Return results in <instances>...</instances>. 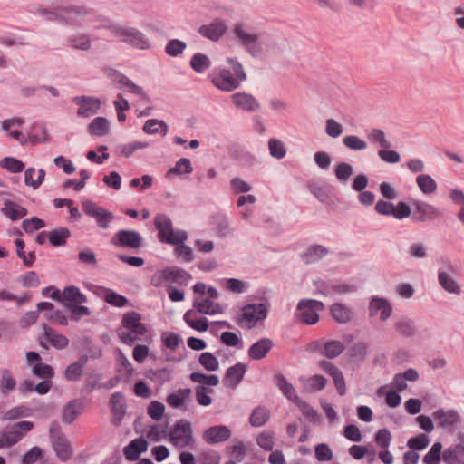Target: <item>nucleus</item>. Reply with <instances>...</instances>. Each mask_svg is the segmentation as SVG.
<instances>
[{"label":"nucleus","mask_w":464,"mask_h":464,"mask_svg":"<svg viewBox=\"0 0 464 464\" xmlns=\"http://www.w3.org/2000/svg\"><path fill=\"white\" fill-rule=\"evenodd\" d=\"M160 128L162 129L163 135L168 132V125L163 121L157 119H150L146 121L143 125V130L148 134H155L160 131Z\"/></svg>","instance_id":"nucleus-53"},{"label":"nucleus","mask_w":464,"mask_h":464,"mask_svg":"<svg viewBox=\"0 0 464 464\" xmlns=\"http://www.w3.org/2000/svg\"><path fill=\"white\" fill-rule=\"evenodd\" d=\"M44 337L52 346L56 349H63L68 345L69 340L63 334L56 333L53 329L44 324Z\"/></svg>","instance_id":"nucleus-29"},{"label":"nucleus","mask_w":464,"mask_h":464,"mask_svg":"<svg viewBox=\"0 0 464 464\" xmlns=\"http://www.w3.org/2000/svg\"><path fill=\"white\" fill-rule=\"evenodd\" d=\"M416 184L425 195H431L437 190V182L429 174H420L416 178Z\"/></svg>","instance_id":"nucleus-37"},{"label":"nucleus","mask_w":464,"mask_h":464,"mask_svg":"<svg viewBox=\"0 0 464 464\" xmlns=\"http://www.w3.org/2000/svg\"><path fill=\"white\" fill-rule=\"evenodd\" d=\"M392 313L391 304L383 298L372 297L369 305L370 316H379L380 320L386 321Z\"/></svg>","instance_id":"nucleus-19"},{"label":"nucleus","mask_w":464,"mask_h":464,"mask_svg":"<svg viewBox=\"0 0 464 464\" xmlns=\"http://www.w3.org/2000/svg\"><path fill=\"white\" fill-rule=\"evenodd\" d=\"M15 385L16 382L11 372L9 370H3L0 379V392L3 394H7L15 388Z\"/></svg>","instance_id":"nucleus-48"},{"label":"nucleus","mask_w":464,"mask_h":464,"mask_svg":"<svg viewBox=\"0 0 464 464\" xmlns=\"http://www.w3.org/2000/svg\"><path fill=\"white\" fill-rule=\"evenodd\" d=\"M199 363L209 372L217 371L219 368L218 360L211 353L205 352L199 355Z\"/></svg>","instance_id":"nucleus-54"},{"label":"nucleus","mask_w":464,"mask_h":464,"mask_svg":"<svg viewBox=\"0 0 464 464\" xmlns=\"http://www.w3.org/2000/svg\"><path fill=\"white\" fill-rule=\"evenodd\" d=\"M235 40L253 57L262 54L259 35L246 23H236L232 28Z\"/></svg>","instance_id":"nucleus-4"},{"label":"nucleus","mask_w":464,"mask_h":464,"mask_svg":"<svg viewBox=\"0 0 464 464\" xmlns=\"http://www.w3.org/2000/svg\"><path fill=\"white\" fill-rule=\"evenodd\" d=\"M246 372V366L241 362L228 368L223 379L224 384L235 388L242 381Z\"/></svg>","instance_id":"nucleus-22"},{"label":"nucleus","mask_w":464,"mask_h":464,"mask_svg":"<svg viewBox=\"0 0 464 464\" xmlns=\"http://www.w3.org/2000/svg\"><path fill=\"white\" fill-rule=\"evenodd\" d=\"M193 306L198 313L204 314L214 315L223 313V308L218 303L213 302L208 298L195 299L193 301Z\"/></svg>","instance_id":"nucleus-25"},{"label":"nucleus","mask_w":464,"mask_h":464,"mask_svg":"<svg viewBox=\"0 0 464 464\" xmlns=\"http://www.w3.org/2000/svg\"><path fill=\"white\" fill-rule=\"evenodd\" d=\"M231 100L237 108L244 111H256L259 108V102L249 93L237 92L231 96Z\"/></svg>","instance_id":"nucleus-20"},{"label":"nucleus","mask_w":464,"mask_h":464,"mask_svg":"<svg viewBox=\"0 0 464 464\" xmlns=\"http://www.w3.org/2000/svg\"><path fill=\"white\" fill-rule=\"evenodd\" d=\"M184 321L188 326L198 332H206L208 328V319L205 317H197L196 312L188 310L183 316Z\"/></svg>","instance_id":"nucleus-31"},{"label":"nucleus","mask_w":464,"mask_h":464,"mask_svg":"<svg viewBox=\"0 0 464 464\" xmlns=\"http://www.w3.org/2000/svg\"><path fill=\"white\" fill-rule=\"evenodd\" d=\"M191 279L192 276L188 271L180 267L171 266L154 274L151 278V284L159 286L163 281H166L176 283L179 285H188Z\"/></svg>","instance_id":"nucleus-7"},{"label":"nucleus","mask_w":464,"mask_h":464,"mask_svg":"<svg viewBox=\"0 0 464 464\" xmlns=\"http://www.w3.org/2000/svg\"><path fill=\"white\" fill-rule=\"evenodd\" d=\"M154 225L159 231L158 237L163 243L179 245L187 239V233L182 230H173L172 222L166 215H158Z\"/></svg>","instance_id":"nucleus-6"},{"label":"nucleus","mask_w":464,"mask_h":464,"mask_svg":"<svg viewBox=\"0 0 464 464\" xmlns=\"http://www.w3.org/2000/svg\"><path fill=\"white\" fill-rule=\"evenodd\" d=\"M161 340L165 347L171 351L177 349L182 343V339L179 334L170 332L163 333Z\"/></svg>","instance_id":"nucleus-62"},{"label":"nucleus","mask_w":464,"mask_h":464,"mask_svg":"<svg viewBox=\"0 0 464 464\" xmlns=\"http://www.w3.org/2000/svg\"><path fill=\"white\" fill-rule=\"evenodd\" d=\"M324 304L316 300H301L297 304L296 316L306 324H314L319 321V312L324 309Z\"/></svg>","instance_id":"nucleus-10"},{"label":"nucleus","mask_w":464,"mask_h":464,"mask_svg":"<svg viewBox=\"0 0 464 464\" xmlns=\"http://www.w3.org/2000/svg\"><path fill=\"white\" fill-rule=\"evenodd\" d=\"M34 426V423L28 420L7 426L0 434L3 448H10L18 443L27 432L33 430Z\"/></svg>","instance_id":"nucleus-8"},{"label":"nucleus","mask_w":464,"mask_h":464,"mask_svg":"<svg viewBox=\"0 0 464 464\" xmlns=\"http://www.w3.org/2000/svg\"><path fill=\"white\" fill-rule=\"evenodd\" d=\"M87 362V357H81L76 362L67 366L64 372V377L67 381L75 382L82 377L83 367Z\"/></svg>","instance_id":"nucleus-34"},{"label":"nucleus","mask_w":464,"mask_h":464,"mask_svg":"<svg viewBox=\"0 0 464 464\" xmlns=\"http://www.w3.org/2000/svg\"><path fill=\"white\" fill-rule=\"evenodd\" d=\"M81 402L77 401H72L64 406L63 410L62 420L63 422L71 424L81 414Z\"/></svg>","instance_id":"nucleus-36"},{"label":"nucleus","mask_w":464,"mask_h":464,"mask_svg":"<svg viewBox=\"0 0 464 464\" xmlns=\"http://www.w3.org/2000/svg\"><path fill=\"white\" fill-rule=\"evenodd\" d=\"M227 30L226 23L220 19H216L208 24L201 25L198 32L201 36L212 42H218L226 34Z\"/></svg>","instance_id":"nucleus-17"},{"label":"nucleus","mask_w":464,"mask_h":464,"mask_svg":"<svg viewBox=\"0 0 464 464\" xmlns=\"http://www.w3.org/2000/svg\"><path fill=\"white\" fill-rule=\"evenodd\" d=\"M302 383L303 390L306 392H314L323 390L326 385V379L322 375H313L308 378L302 377L299 379Z\"/></svg>","instance_id":"nucleus-30"},{"label":"nucleus","mask_w":464,"mask_h":464,"mask_svg":"<svg viewBox=\"0 0 464 464\" xmlns=\"http://www.w3.org/2000/svg\"><path fill=\"white\" fill-rule=\"evenodd\" d=\"M269 418V411L263 408H256L250 416V423L255 427H260L264 425Z\"/></svg>","instance_id":"nucleus-58"},{"label":"nucleus","mask_w":464,"mask_h":464,"mask_svg":"<svg viewBox=\"0 0 464 464\" xmlns=\"http://www.w3.org/2000/svg\"><path fill=\"white\" fill-rule=\"evenodd\" d=\"M115 81L118 82L121 87L126 88V91L139 96L142 100H148L147 94L140 86L136 85L127 76L117 73Z\"/></svg>","instance_id":"nucleus-35"},{"label":"nucleus","mask_w":464,"mask_h":464,"mask_svg":"<svg viewBox=\"0 0 464 464\" xmlns=\"http://www.w3.org/2000/svg\"><path fill=\"white\" fill-rule=\"evenodd\" d=\"M344 350L343 344L340 341H330L324 343L322 353L330 359L340 355Z\"/></svg>","instance_id":"nucleus-47"},{"label":"nucleus","mask_w":464,"mask_h":464,"mask_svg":"<svg viewBox=\"0 0 464 464\" xmlns=\"http://www.w3.org/2000/svg\"><path fill=\"white\" fill-rule=\"evenodd\" d=\"M430 440L425 434H419L407 441V446L412 450H422L428 447Z\"/></svg>","instance_id":"nucleus-61"},{"label":"nucleus","mask_w":464,"mask_h":464,"mask_svg":"<svg viewBox=\"0 0 464 464\" xmlns=\"http://www.w3.org/2000/svg\"><path fill=\"white\" fill-rule=\"evenodd\" d=\"M441 450L442 444L440 442L434 443L428 453L424 456L423 462L425 464H437L442 457L443 452H441Z\"/></svg>","instance_id":"nucleus-57"},{"label":"nucleus","mask_w":464,"mask_h":464,"mask_svg":"<svg viewBox=\"0 0 464 464\" xmlns=\"http://www.w3.org/2000/svg\"><path fill=\"white\" fill-rule=\"evenodd\" d=\"M334 319L340 324L347 323L352 318V311L343 304H334L331 308Z\"/></svg>","instance_id":"nucleus-42"},{"label":"nucleus","mask_w":464,"mask_h":464,"mask_svg":"<svg viewBox=\"0 0 464 464\" xmlns=\"http://www.w3.org/2000/svg\"><path fill=\"white\" fill-rule=\"evenodd\" d=\"M1 212L13 221L20 219L27 215V209L25 208L10 199L4 201Z\"/></svg>","instance_id":"nucleus-26"},{"label":"nucleus","mask_w":464,"mask_h":464,"mask_svg":"<svg viewBox=\"0 0 464 464\" xmlns=\"http://www.w3.org/2000/svg\"><path fill=\"white\" fill-rule=\"evenodd\" d=\"M211 65L209 58L201 53H195L190 60V66L197 72H203Z\"/></svg>","instance_id":"nucleus-46"},{"label":"nucleus","mask_w":464,"mask_h":464,"mask_svg":"<svg viewBox=\"0 0 464 464\" xmlns=\"http://www.w3.org/2000/svg\"><path fill=\"white\" fill-rule=\"evenodd\" d=\"M148 443L143 439L133 440L127 447L124 448V456L128 460H136L141 452L147 450Z\"/></svg>","instance_id":"nucleus-28"},{"label":"nucleus","mask_w":464,"mask_h":464,"mask_svg":"<svg viewBox=\"0 0 464 464\" xmlns=\"http://www.w3.org/2000/svg\"><path fill=\"white\" fill-rule=\"evenodd\" d=\"M62 300L81 304L87 302V297L74 285L65 287L62 293Z\"/></svg>","instance_id":"nucleus-38"},{"label":"nucleus","mask_w":464,"mask_h":464,"mask_svg":"<svg viewBox=\"0 0 464 464\" xmlns=\"http://www.w3.org/2000/svg\"><path fill=\"white\" fill-rule=\"evenodd\" d=\"M82 209L86 215L94 218L97 221L98 226L103 229L108 228L110 223L114 218V216L111 212L97 206L92 201L83 202Z\"/></svg>","instance_id":"nucleus-13"},{"label":"nucleus","mask_w":464,"mask_h":464,"mask_svg":"<svg viewBox=\"0 0 464 464\" xmlns=\"http://www.w3.org/2000/svg\"><path fill=\"white\" fill-rule=\"evenodd\" d=\"M70 237V232L67 228L54 229L48 234L50 243L53 246H63L66 239Z\"/></svg>","instance_id":"nucleus-55"},{"label":"nucleus","mask_w":464,"mask_h":464,"mask_svg":"<svg viewBox=\"0 0 464 464\" xmlns=\"http://www.w3.org/2000/svg\"><path fill=\"white\" fill-rule=\"evenodd\" d=\"M14 244L16 246L17 256L23 260L24 266L30 267L35 261L34 251H30L27 255L24 253V242L22 239H15Z\"/></svg>","instance_id":"nucleus-52"},{"label":"nucleus","mask_w":464,"mask_h":464,"mask_svg":"<svg viewBox=\"0 0 464 464\" xmlns=\"http://www.w3.org/2000/svg\"><path fill=\"white\" fill-rule=\"evenodd\" d=\"M273 346V342L269 338H262L248 349V356L253 360L263 359Z\"/></svg>","instance_id":"nucleus-23"},{"label":"nucleus","mask_w":464,"mask_h":464,"mask_svg":"<svg viewBox=\"0 0 464 464\" xmlns=\"http://www.w3.org/2000/svg\"><path fill=\"white\" fill-rule=\"evenodd\" d=\"M327 254V250L323 246H314L306 250L302 255V259L306 264H311L318 261L320 258Z\"/></svg>","instance_id":"nucleus-45"},{"label":"nucleus","mask_w":464,"mask_h":464,"mask_svg":"<svg viewBox=\"0 0 464 464\" xmlns=\"http://www.w3.org/2000/svg\"><path fill=\"white\" fill-rule=\"evenodd\" d=\"M89 13L83 6L71 5L60 8L55 19L71 24H81Z\"/></svg>","instance_id":"nucleus-12"},{"label":"nucleus","mask_w":464,"mask_h":464,"mask_svg":"<svg viewBox=\"0 0 464 464\" xmlns=\"http://www.w3.org/2000/svg\"><path fill=\"white\" fill-rule=\"evenodd\" d=\"M192 401V390L189 388H179L169 393L166 398L168 405L173 409L186 411Z\"/></svg>","instance_id":"nucleus-15"},{"label":"nucleus","mask_w":464,"mask_h":464,"mask_svg":"<svg viewBox=\"0 0 464 464\" xmlns=\"http://www.w3.org/2000/svg\"><path fill=\"white\" fill-rule=\"evenodd\" d=\"M395 327L398 334L405 337L413 336L416 333V328L411 321L401 320L396 323Z\"/></svg>","instance_id":"nucleus-63"},{"label":"nucleus","mask_w":464,"mask_h":464,"mask_svg":"<svg viewBox=\"0 0 464 464\" xmlns=\"http://www.w3.org/2000/svg\"><path fill=\"white\" fill-rule=\"evenodd\" d=\"M0 165L12 173H19L24 168V164L21 160L12 157L3 159Z\"/></svg>","instance_id":"nucleus-60"},{"label":"nucleus","mask_w":464,"mask_h":464,"mask_svg":"<svg viewBox=\"0 0 464 464\" xmlns=\"http://www.w3.org/2000/svg\"><path fill=\"white\" fill-rule=\"evenodd\" d=\"M141 320V315L134 311L123 314L118 335L124 343L131 345L147 334V326Z\"/></svg>","instance_id":"nucleus-3"},{"label":"nucleus","mask_w":464,"mask_h":464,"mask_svg":"<svg viewBox=\"0 0 464 464\" xmlns=\"http://www.w3.org/2000/svg\"><path fill=\"white\" fill-rule=\"evenodd\" d=\"M45 178V171L44 169L35 170L34 168H28L24 172V183L26 186L37 189Z\"/></svg>","instance_id":"nucleus-32"},{"label":"nucleus","mask_w":464,"mask_h":464,"mask_svg":"<svg viewBox=\"0 0 464 464\" xmlns=\"http://www.w3.org/2000/svg\"><path fill=\"white\" fill-rule=\"evenodd\" d=\"M343 145L352 150H363L367 148V143L355 135H348L343 139Z\"/></svg>","instance_id":"nucleus-59"},{"label":"nucleus","mask_w":464,"mask_h":464,"mask_svg":"<svg viewBox=\"0 0 464 464\" xmlns=\"http://www.w3.org/2000/svg\"><path fill=\"white\" fill-rule=\"evenodd\" d=\"M367 138L372 143H378L382 149L392 147V143L387 140L384 131L380 129H372L367 134Z\"/></svg>","instance_id":"nucleus-49"},{"label":"nucleus","mask_w":464,"mask_h":464,"mask_svg":"<svg viewBox=\"0 0 464 464\" xmlns=\"http://www.w3.org/2000/svg\"><path fill=\"white\" fill-rule=\"evenodd\" d=\"M213 393L211 388L206 386H197L195 388V394L197 402L201 406H209L212 403L210 394Z\"/></svg>","instance_id":"nucleus-50"},{"label":"nucleus","mask_w":464,"mask_h":464,"mask_svg":"<svg viewBox=\"0 0 464 464\" xmlns=\"http://www.w3.org/2000/svg\"><path fill=\"white\" fill-rule=\"evenodd\" d=\"M413 207L414 215H416L415 219L417 221H432L442 215L435 206L424 201L415 200L413 202Z\"/></svg>","instance_id":"nucleus-16"},{"label":"nucleus","mask_w":464,"mask_h":464,"mask_svg":"<svg viewBox=\"0 0 464 464\" xmlns=\"http://www.w3.org/2000/svg\"><path fill=\"white\" fill-rule=\"evenodd\" d=\"M53 449L59 459L68 460L72 455V449L69 442L63 439H58L53 443Z\"/></svg>","instance_id":"nucleus-44"},{"label":"nucleus","mask_w":464,"mask_h":464,"mask_svg":"<svg viewBox=\"0 0 464 464\" xmlns=\"http://www.w3.org/2000/svg\"><path fill=\"white\" fill-rule=\"evenodd\" d=\"M276 382L282 393L291 401L297 406H301V400L299 399L294 386L287 382L285 377L282 374H277L275 377Z\"/></svg>","instance_id":"nucleus-24"},{"label":"nucleus","mask_w":464,"mask_h":464,"mask_svg":"<svg viewBox=\"0 0 464 464\" xmlns=\"http://www.w3.org/2000/svg\"><path fill=\"white\" fill-rule=\"evenodd\" d=\"M267 317V307L264 304L245 305L235 322L243 329H252Z\"/></svg>","instance_id":"nucleus-5"},{"label":"nucleus","mask_w":464,"mask_h":464,"mask_svg":"<svg viewBox=\"0 0 464 464\" xmlns=\"http://www.w3.org/2000/svg\"><path fill=\"white\" fill-rule=\"evenodd\" d=\"M192 171L193 168L190 160L187 158H181L176 162L175 167L167 172V176L171 174H190Z\"/></svg>","instance_id":"nucleus-51"},{"label":"nucleus","mask_w":464,"mask_h":464,"mask_svg":"<svg viewBox=\"0 0 464 464\" xmlns=\"http://www.w3.org/2000/svg\"><path fill=\"white\" fill-rule=\"evenodd\" d=\"M189 378L193 382L199 383V386L209 388L219 384V378L215 374L207 375L201 372H192Z\"/></svg>","instance_id":"nucleus-43"},{"label":"nucleus","mask_w":464,"mask_h":464,"mask_svg":"<svg viewBox=\"0 0 464 464\" xmlns=\"http://www.w3.org/2000/svg\"><path fill=\"white\" fill-rule=\"evenodd\" d=\"M227 63L231 66L235 76L229 70L217 69L212 72V83L219 90L224 92H232L240 86L241 82L246 80V73L243 65L234 58H227Z\"/></svg>","instance_id":"nucleus-1"},{"label":"nucleus","mask_w":464,"mask_h":464,"mask_svg":"<svg viewBox=\"0 0 464 464\" xmlns=\"http://www.w3.org/2000/svg\"><path fill=\"white\" fill-rule=\"evenodd\" d=\"M432 417L441 428L452 427L459 421V416L454 410L440 409L433 412Z\"/></svg>","instance_id":"nucleus-21"},{"label":"nucleus","mask_w":464,"mask_h":464,"mask_svg":"<svg viewBox=\"0 0 464 464\" xmlns=\"http://www.w3.org/2000/svg\"><path fill=\"white\" fill-rule=\"evenodd\" d=\"M438 281L440 285L447 292L459 295L460 286L456 280L446 272H440L438 275Z\"/></svg>","instance_id":"nucleus-39"},{"label":"nucleus","mask_w":464,"mask_h":464,"mask_svg":"<svg viewBox=\"0 0 464 464\" xmlns=\"http://www.w3.org/2000/svg\"><path fill=\"white\" fill-rule=\"evenodd\" d=\"M66 44L72 49L88 51L92 46V40L88 34H80L68 37Z\"/></svg>","instance_id":"nucleus-33"},{"label":"nucleus","mask_w":464,"mask_h":464,"mask_svg":"<svg viewBox=\"0 0 464 464\" xmlns=\"http://www.w3.org/2000/svg\"><path fill=\"white\" fill-rule=\"evenodd\" d=\"M442 459L446 464H464V446L457 444L446 449Z\"/></svg>","instance_id":"nucleus-27"},{"label":"nucleus","mask_w":464,"mask_h":464,"mask_svg":"<svg viewBox=\"0 0 464 464\" xmlns=\"http://www.w3.org/2000/svg\"><path fill=\"white\" fill-rule=\"evenodd\" d=\"M103 28L109 31L110 34L120 42L133 48L148 50L151 47L150 38L135 27H130L120 23H109L104 24Z\"/></svg>","instance_id":"nucleus-2"},{"label":"nucleus","mask_w":464,"mask_h":464,"mask_svg":"<svg viewBox=\"0 0 464 464\" xmlns=\"http://www.w3.org/2000/svg\"><path fill=\"white\" fill-rule=\"evenodd\" d=\"M34 411L25 405H17L4 413L3 420H15L32 416Z\"/></svg>","instance_id":"nucleus-40"},{"label":"nucleus","mask_w":464,"mask_h":464,"mask_svg":"<svg viewBox=\"0 0 464 464\" xmlns=\"http://www.w3.org/2000/svg\"><path fill=\"white\" fill-rule=\"evenodd\" d=\"M104 301L111 305L116 307H123L127 305L128 300L125 296L121 295L111 290H108L104 295Z\"/></svg>","instance_id":"nucleus-64"},{"label":"nucleus","mask_w":464,"mask_h":464,"mask_svg":"<svg viewBox=\"0 0 464 464\" xmlns=\"http://www.w3.org/2000/svg\"><path fill=\"white\" fill-rule=\"evenodd\" d=\"M231 436V430L225 425H216L207 429L202 439L209 445L227 440Z\"/></svg>","instance_id":"nucleus-18"},{"label":"nucleus","mask_w":464,"mask_h":464,"mask_svg":"<svg viewBox=\"0 0 464 464\" xmlns=\"http://www.w3.org/2000/svg\"><path fill=\"white\" fill-rule=\"evenodd\" d=\"M111 242L116 246L138 249L142 246L143 240L139 232L122 229L111 237Z\"/></svg>","instance_id":"nucleus-11"},{"label":"nucleus","mask_w":464,"mask_h":464,"mask_svg":"<svg viewBox=\"0 0 464 464\" xmlns=\"http://www.w3.org/2000/svg\"><path fill=\"white\" fill-rule=\"evenodd\" d=\"M109 121L104 117H97L93 119L88 126L90 134L94 136H104L109 132Z\"/></svg>","instance_id":"nucleus-41"},{"label":"nucleus","mask_w":464,"mask_h":464,"mask_svg":"<svg viewBox=\"0 0 464 464\" xmlns=\"http://www.w3.org/2000/svg\"><path fill=\"white\" fill-rule=\"evenodd\" d=\"M169 436L170 443L178 449L191 447L194 443L191 424L186 420H178Z\"/></svg>","instance_id":"nucleus-9"},{"label":"nucleus","mask_w":464,"mask_h":464,"mask_svg":"<svg viewBox=\"0 0 464 464\" xmlns=\"http://www.w3.org/2000/svg\"><path fill=\"white\" fill-rule=\"evenodd\" d=\"M72 102L78 106L77 115L82 118L96 114L102 105L99 98L85 95L74 97Z\"/></svg>","instance_id":"nucleus-14"},{"label":"nucleus","mask_w":464,"mask_h":464,"mask_svg":"<svg viewBox=\"0 0 464 464\" xmlns=\"http://www.w3.org/2000/svg\"><path fill=\"white\" fill-rule=\"evenodd\" d=\"M186 47L187 44L185 42L179 39H172L167 43L165 52L168 55L176 57L181 54L185 51Z\"/></svg>","instance_id":"nucleus-56"}]
</instances>
